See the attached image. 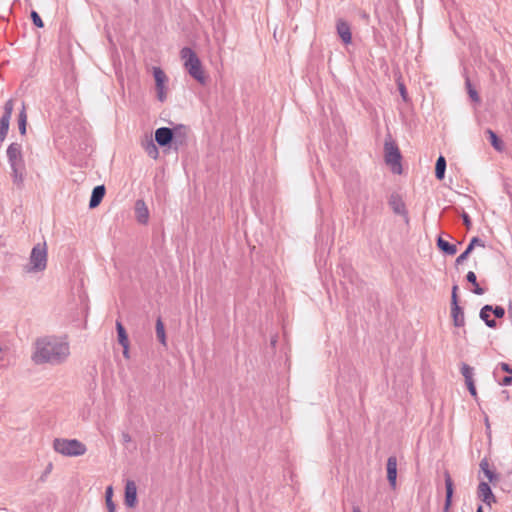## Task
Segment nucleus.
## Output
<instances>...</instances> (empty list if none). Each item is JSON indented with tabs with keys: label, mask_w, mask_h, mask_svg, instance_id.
Here are the masks:
<instances>
[{
	"label": "nucleus",
	"mask_w": 512,
	"mask_h": 512,
	"mask_svg": "<svg viewBox=\"0 0 512 512\" xmlns=\"http://www.w3.org/2000/svg\"><path fill=\"white\" fill-rule=\"evenodd\" d=\"M70 356V345L66 338L54 335L37 338L32 345L31 361L35 365L52 366L64 363Z\"/></svg>",
	"instance_id": "nucleus-1"
},
{
	"label": "nucleus",
	"mask_w": 512,
	"mask_h": 512,
	"mask_svg": "<svg viewBox=\"0 0 512 512\" xmlns=\"http://www.w3.org/2000/svg\"><path fill=\"white\" fill-rule=\"evenodd\" d=\"M6 155L11 169L12 181L14 185L21 188L26 173L22 144L17 142L11 143L6 150Z\"/></svg>",
	"instance_id": "nucleus-2"
},
{
	"label": "nucleus",
	"mask_w": 512,
	"mask_h": 512,
	"mask_svg": "<svg viewBox=\"0 0 512 512\" xmlns=\"http://www.w3.org/2000/svg\"><path fill=\"white\" fill-rule=\"evenodd\" d=\"M48 253L46 242L37 243L33 246L28 263L23 270L28 274L41 273L47 268Z\"/></svg>",
	"instance_id": "nucleus-3"
},
{
	"label": "nucleus",
	"mask_w": 512,
	"mask_h": 512,
	"mask_svg": "<svg viewBox=\"0 0 512 512\" xmlns=\"http://www.w3.org/2000/svg\"><path fill=\"white\" fill-rule=\"evenodd\" d=\"M53 449L65 457H78L87 452L86 445L78 439L55 438Z\"/></svg>",
	"instance_id": "nucleus-4"
},
{
	"label": "nucleus",
	"mask_w": 512,
	"mask_h": 512,
	"mask_svg": "<svg viewBox=\"0 0 512 512\" xmlns=\"http://www.w3.org/2000/svg\"><path fill=\"white\" fill-rule=\"evenodd\" d=\"M385 161L391 166L393 173L400 174L402 172L401 153L398 147L392 142H386L385 146Z\"/></svg>",
	"instance_id": "nucleus-5"
},
{
	"label": "nucleus",
	"mask_w": 512,
	"mask_h": 512,
	"mask_svg": "<svg viewBox=\"0 0 512 512\" xmlns=\"http://www.w3.org/2000/svg\"><path fill=\"white\" fill-rule=\"evenodd\" d=\"M153 76L156 84L157 98L160 102H164L167 98V76L160 67H153Z\"/></svg>",
	"instance_id": "nucleus-6"
},
{
	"label": "nucleus",
	"mask_w": 512,
	"mask_h": 512,
	"mask_svg": "<svg viewBox=\"0 0 512 512\" xmlns=\"http://www.w3.org/2000/svg\"><path fill=\"white\" fill-rule=\"evenodd\" d=\"M477 495L478 498L481 499L489 507L496 503V497L487 482L481 481L479 483L477 488Z\"/></svg>",
	"instance_id": "nucleus-7"
},
{
	"label": "nucleus",
	"mask_w": 512,
	"mask_h": 512,
	"mask_svg": "<svg viewBox=\"0 0 512 512\" xmlns=\"http://www.w3.org/2000/svg\"><path fill=\"white\" fill-rule=\"evenodd\" d=\"M389 205L395 214L403 216L406 223L409 222L406 205L401 196L398 194H392L389 199Z\"/></svg>",
	"instance_id": "nucleus-8"
},
{
	"label": "nucleus",
	"mask_w": 512,
	"mask_h": 512,
	"mask_svg": "<svg viewBox=\"0 0 512 512\" xmlns=\"http://www.w3.org/2000/svg\"><path fill=\"white\" fill-rule=\"evenodd\" d=\"M337 34L346 45L352 42V33L349 23L343 19H338L336 23Z\"/></svg>",
	"instance_id": "nucleus-9"
},
{
	"label": "nucleus",
	"mask_w": 512,
	"mask_h": 512,
	"mask_svg": "<svg viewBox=\"0 0 512 512\" xmlns=\"http://www.w3.org/2000/svg\"><path fill=\"white\" fill-rule=\"evenodd\" d=\"M124 502L130 508L134 507L137 502V487L132 480L126 482Z\"/></svg>",
	"instance_id": "nucleus-10"
},
{
	"label": "nucleus",
	"mask_w": 512,
	"mask_h": 512,
	"mask_svg": "<svg viewBox=\"0 0 512 512\" xmlns=\"http://www.w3.org/2000/svg\"><path fill=\"white\" fill-rule=\"evenodd\" d=\"M173 140V131L168 127H161L155 131V141L159 146H166Z\"/></svg>",
	"instance_id": "nucleus-11"
},
{
	"label": "nucleus",
	"mask_w": 512,
	"mask_h": 512,
	"mask_svg": "<svg viewBox=\"0 0 512 512\" xmlns=\"http://www.w3.org/2000/svg\"><path fill=\"white\" fill-rule=\"evenodd\" d=\"M387 479L392 488L396 487V479H397V458L395 456H390L387 459Z\"/></svg>",
	"instance_id": "nucleus-12"
},
{
	"label": "nucleus",
	"mask_w": 512,
	"mask_h": 512,
	"mask_svg": "<svg viewBox=\"0 0 512 512\" xmlns=\"http://www.w3.org/2000/svg\"><path fill=\"white\" fill-rule=\"evenodd\" d=\"M181 59L183 60L184 67L188 69L194 63L200 62V59L196 55V53L189 47L182 48L181 52Z\"/></svg>",
	"instance_id": "nucleus-13"
},
{
	"label": "nucleus",
	"mask_w": 512,
	"mask_h": 512,
	"mask_svg": "<svg viewBox=\"0 0 512 512\" xmlns=\"http://www.w3.org/2000/svg\"><path fill=\"white\" fill-rule=\"evenodd\" d=\"M135 212L138 222L146 224L149 219V210L143 200L136 201Z\"/></svg>",
	"instance_id": "nucleus-14"
},
{
	"label": "nucleus",
	"mask_w": 512,
	"mask_h": 512,
	"mask_svg": "<svg viewBox=\"0 0 512 512\" xmlns=\"http://www.w3.org/2000/svg\"><path fill=\"white\" fill-rule=\"evenodd\" d=\"M444 480H445V488H446V499H445V505H444V511L447 512L451 506V501L453 497V481L449 474V472L444 473Z\"/></svg>",
	"instance_id": "nucleus-15"
},
{
	"label": "nucleus",
	"mask_w": 512,
	"mask_h": 512,
	"mask_svg": "<svg viewBox=\"0 0 512 512\" xmlns=\"http://www.w3.org/2000/svg\"><path fill=\"white\" fill-rule=\"evenodd\" d=\"M104 195H105V187H104V185L96 186L93 189V191H92V194H91V197H90V201H89V207L90 208L97 207L101 203Z\"/></svg>",
	"instance_id": "nucleus-16"
},
{
	"label": "nucleus",
	"mask_w": 512,
	"mask_h": 512,
	"mask_svg": "<svg viewBox=\"0 0 512 512\" xmlns=\"http://www.w3.org/2000/svg\"><path fill=\"white\" fill-rule=\"evenodd\" d=\"M191 77H193L200 84H205L206 78L204 75V71L202 69L201 61L198 63H194L191 67L186 69Z\"/></svg>",
	"instance_id": "nucleus-17"
},
{
	"label": "nucleus",
	"mask_w": 512,
	"mask_h": 512,
	"mask_svg": "<svg viewBox=\"0 0 512 512\" xmlns=\"http://www.w3.org/2000/svg\"><path fill=\"white\" fill-rule=\"evenodd\" d=\"M479 466L489 482L493 483L498 480V475L490 469L489 462L486 458L481 460Z\"/></svg>",
	"instance_id": "nucleus-18"
},
{
	"label": "nucleus",
	"mask_w": 512,
	"mask_h": 512,
	"mask_svg": "<svg viewBox=\"0 0 512 512\" xmlns=\"http://www.w3.org/2000/svg\"><path fill=\"white\" fill-rule=\"evenodd\" d=\"M492 311L491 305H485L480 310V318L485 322V324L490 328L496 327V321L490 317V313Z\"/></svg>",
	"instance_id": "nucleus-19"
},
{
	"label": "nucleus",
	"mask_w": 512,
	"mask_h": 512,
	"mask_svg": "<svg viewBox=\"0 0 512 512\" xmlns=\"http://www.w3.org/2000/svg\"><path fill=\"white\" fill-rule=\"evenodd\" d=\"M451 316L456 327H462L464 325V312L460 306L451 307Z\"/></svg>",
	"instance_id": "nucleus-20"
},
{
	"label": "nucleus",
	"mask_w": 512,
	"mask_h": 512,
	"mask_svg": "<svg viewBox=\"0 0 512 512\" xmlns=\"http://www.w3.org/2000/svg\"><path fill=\"white\" fill-rule=\"evenodd\" d=\"M26 126H27V113L25 104H22V108L18 114V128L19 132L22 136L26 134Z\"/></svg>",
	"instance_id": "nucleus-21"
},
{
	"label": "nucleus",
	"mask_w": 512,
	"mask_h": 512,
	"mask_svg": "<svg viewBox=\"0 0 512 512\" xmlns=\"http://www.w3.org/2000/svg\"><path fill=\"white\" fill-rule=\"evenodd\" d=\"M437 246L441 251H443L447 255H454L457 252V248L455 245L450 244L441 237L437 239Z\"/></svg>",
	"instance_id": "nucleus-22"
},
{
	"label": "nucleus",
	"mask_w": 512,
	"mask_h": 512,
	"mask_svg": "<svg viewBox=\"0 0 512 512\" xmlns=\"http://www.w3.org/2000/svg\"><path fill=\"white\" fill-rule=\"evenodd\" d=\"M143 147H144V150H145V152L147 153V155L149 157H151L152 159H157L158 158L159 150H158L156 144L154 143V141L152 139L147 140L143 144Z\"/></svg>",
	"instance_id": "nucleus-23"
},
{
	"label": "nucleus",
	"mask_w": 512,
	"mask_h": 512,
	"mask_svg": "<svg viewBox=\"0 0 512 512\" xmlns=\"http://www.w3.org/2000/svg\"><path fill=\"white\" fill-rule=\"evenodd\" d=\"M446 160L444 156L440 155L436 161L435 175L438 180H442L445 175Z\"/></svg>",
	"instance_id": "nucleus-24"
},
{
	"label": "nucleus",
	"mask_w": 512,
	"mask_h": 512,
	"mask_svg": "<svg viewBox=\"0 0 512 512\" xmlns=\"http://www.w3.org/2000/svg\"><path fill=\"white\" fill-rule=\"evenodd\" d=\"M466 279H467V281L469 283H471L474 286L473 293H475L476 295H483L484 294L485 291L477 283V277H476V274L473 271H469L467 273Z\"/></svg>",
	"instance_id": "nucleus-25"
},
{
	"label": "nucleus",
	"mask_w": 512,
	"mask_h": 512,
	"mask_svg": "<svg viewBox=\"0 0 512 512\" xmlns=\"http://www.w3.org/2000/svg\"><path fill=\"white\" fill-rule=\"evenodd\" d=\"M112 497H113V487L108 486L105 491V501H106L108 512L116 511V506L112 500Z\"/></svg>",
	"instance_id": "nucleus-26"
},
{
	"label": "nucleus",
	"mask_w": 512,
	"mask_h": 512,
	"mask_svg": "<svg viewBox=\"0 0 512 512\" xmlns=\"http://www.w3.org/2000/svg\"><path fill=\"white\" fill-rule=\"evenodd\" d=\"M156 335L159 341L165 346L166 345V334L164 324L161 318H158L156 321Z\"/></svg>",
	"instance_id": "nucleus-27"
},
{
	"label": "nucleus",
	"mask_w": 512,
	"mask_h": 512,
	"mask_svg": "<svg viewBox=\"0 0 512 512\" xmlns=\"http://www.w3.org/2000/svg\"><path fill=\"white\" fill-rule=\"evenodd\" d=\"M116 329H117V333H118L119 344L120 345L129 344L125 328L123 327L121 322H119V321L116 322Z\"/></svg>",
	"instance_id": "nucleus-28"
},
{
	"label": "nucleus",
	"mask_w": 512,
	"mask_h": 512,
	"mask_svg": "<svg viewBox=\"0 0 512 512\" xmlns=\"http://www.w3.org/2000/svg\"><path fill=\"white\" fill-rule=\"evenodd\" d=\"M487 133L489 135V139H490L491 145L494 147V149L497 150V151H502L503 150V143L498 138L496 133L493 132L492 130H488Z\"/></svg>",
	"instance_id": "nucleus-29"
},
{
	"label": "nucleus",
	"mask_w": 512,
	"mask_h": 512,
	"mask_svg": "<svg viewBox=\"0 0 512 512\" xmlns=\"http://www.w3.org/2000/svg\"><path fill=\"white\" fill-rule=\"evenodd\" d=\"M10 119H6V117H1L0 119V140L3 141L9 130Z\"/></svg>",
	"instance_id": "nucleus-30"
},
{
	"label": "nucleus",
	"mask_w": 512,
	"mask_h": 512,
	"mask_svg": "<svg viewBox=\"0 0 512 512\" xmlns=\"http://www.w3.org/2000/svg\"><path fill=\"white\" fill-rule=\"evenodd\" d=\"M473 371L474 369L470 367L468 364L463 363L461 365V373L465 378V383L469 381H473Z\"/></svg>",
	"instance_id": "nucleus-31"
},
{
	"label": "nucleus",
	"mask_w": 512,
	"mask_h": 512,
	"mask_svg": "<svg viewBox=\"0 0 512 512\" xmlns=\"http://www.w3.org/2000/svg\"><path fill=\"white\" fill-rule=\"evenodd\" d=\"M466 88H467L470 98L474 102H479V100H480L479 95H478L477 91L472 87V84H471L469 78L466 79Z\"/></svg>",
	"instance_id": "nucleus-32"
},
{
	"label": "nucleus",
	"mask_w": 512,
	"mask_h": 512,
	"mask_svg": "<svg viewBox=\"0 0 512 512\" xmlns=\"http://www.w3.org/2000/svg\"><path fill=\"white\" fill-rule=\"evenodd\" d=\"M13 109H14V102L12 99H9L4 105V113H3L2 117H6V119L11 120Z\"/></svg>",
	"instance_id": "nucleus-33"
},
{
	"label": "nucleus",
	"mask_w": 512,
	"mask_h": 512,
	"mask_svg": "<svg viewBox=\"0 0 512 512\" xmlns=\"http://www.w3.org/2000/svg\"><path fill=\"white\" fill-rule=\"evenodd\" d=\"M90 415H91V409L89 407L88 404L84 405L80 411H79V417L84 420V421H87L89 420L90 418Z\"/></svg>",
	"instance_id": "nucleus-34"
},
{
	"label": "nucleus",
	"mask_w": 512,
	"mask_h": 512,
	"mask_svg": "<svg viewBox=\"0 0 512 512\" xmlns=\"http://www.w3.org/2000/svg\"><path fill=\"white\" fill-rule=\"evenodd\" d=\"M31 19H32L33 24L36 27L42 28L44 26L41 17L39 16V14L36 11L31 12Z\"/></svg>",
	"instance_id": "nucleus-35"
},
{
	"label": "nucleus",
	"mask_w": 512,
	"mask_h": 512,
	"mask_svg": "<svg viewBox=\"0 0 512 512\" xmlns=\"http://www.w3.org/2000/svg\"><path fill=\"white\" fill-rule=\"evenodd\" d=\"M472 247L467 246L464 252H462L456 259V264L463 263L469 256V254L472 252Z\"/></svg>",
	"instance_id": "nucleus-36"
},
{
	"label": "nucleus",
	"mask_w": 512,
	"mask_h": 512,
	"mask_svg": "<svg viewBox=\"0 0 512 512\" xmlns=\"http://www.w3.org/2000/svg\"><path fill=\"white\" fill-rule=\"evenodd\" d=\"M491 312L495 315L496 318H502L505 315V310L501 306H492Z\"/></svg>",
	"instance_id": "nucleus-37"
},
{
	"label": "nucleus",
	"mask_w": 512,
	"mask_h": 512,
	"mask_svg": "<svg viewBox=\"0 0 512 512\" xmlns=\"http://www.w3.org/2000/svg\"><path fill=\"white\" fill-rule=\"evenodd\" d=\"M469 247H472V249L475 247V246H480V247H484L485 244L484 242L478 238V237H473L468 245Z\"/></svg>",
	"instance_id": "nucleus-38"
},
{
	"label": "nucleus",
	"mask_w": 512,
	"mask_h": 512,
	"mask_svg": "<svg viewBox=\"0 0 512 512\" xmlns=\"http://www.w3.org/2000/svg\"><path fill=\"white\" fill-rule=\"evenodd\" d=\"M466 385H467V388L471 394V396H473L474 398L477 397V391H476V388H475V384H474V381H469V382H466Z\"/></svg>",
	"instance_id": "nucleus-39"
},
{
	"label": "nucleus",
	"mask_w": 512,
	"mask_h": 512,
	"mask_svg": "<svg viewBox=\"0 0 512 512\" xmlns=\"http://www.w3.org/2000/svg\"><path fill=\"white\" fill-rule=\"evenodd\" d=\"M462 219H463V222H464L465 226L467 228H470V226H471V219H470L469 215L464 212L462 214Z\"/></svg>",
	"instance_id": "nucleus-40"
},
{
	"label": "nucleus",
	"mask_w": 512,
	"mask_h": 512,
	"mask_svg": "<svg viewBox=\"0 0 512 512\" xmlns=\"http://www.w3.org/2000/svg\"><path fill=\"white\" fill-rule=\"evenodd\" d=\"M499 366L503 371L512 375V368L507 363L501 362Z\"/></svg>",
	"instance_id": "nucleus-41"
},
{
	"label": "nucleus",
	"mask_w": 512,
	"mask_h": 512,
	"mask_svg": "<svg viewBox=\"0 0 512 512\" xmlns=\"http://www.w3.org/2000/svg\"><path fill=\"white\" fill-rule=\"evenodd\" d=\"M512 384V376H505L502 381L500 382V385L502 386H509Z\"/></svg>",
	"instance_id": "nucleus-42"
},
{
	"label": "nucleus",
	"mask_w": 512,
	"mask_h": 512,
	"mask_svg": "<svg viewBox=\"0 0 512 512\" xmlns=\"http://www.w3.org/2000/svg\"><path fill=\"white\" fill-rule=\"evenodd\" d=\"M8 347L3 348L0 344V361H4L6 359L5 353L8 351Z\"/></svg>",
	"instance_id": "nucleus-43"
},
{
	"label": "nucleus",
	"mask_w": 512,
	"mask_h": 512,
	"mask_svg": "<svg viewBox=\"0 0 512 512\" xmlns=\"http://www.w3.org/2000/svg\"><path fill=\"white\" fill-rule=\"evenodd\" d=\"M459 306L458 298L456 293H452L451 295V307Z\"/></svg>",
	"instance_id": "nucleus-44"
},
{
	"label": "nucleus",
	"mask_w": 512,
	"mask_h": 512,
	"mask_svg": "<svg viewBox=\"0 0 512 512\" xmlns=\"http://www.w3.org/2000/svg\"><path fill=\"white\" fill-rule=\"evenodd\" d=\"M123 347V356L126 358V359H129L130 358V355H129V344H125V345H121Z\"/></svg>",
	"instance_id": "nucleus-45"
},
{
	"label": "nucleus",
	"mask_w": 512,
	"mask_h": 512,
	"mask_svg": "<svg viewBox=\"0 0 512 512\" xmlns=\"http://www.w3.org/2000/svg\"><path fill=\"white\" fill-rule=\"evenodd\" d=\"M399 91H400L402 98L405 100L406 99V88L402 83L399 84Z\"/></svg>",
	"instance_id": "nucleus-46"
},
{
	"label": "nucleus",
	"mask_w": 512,
	"mask_h": 512,
	"mask_svg": "<svg viewBox=\"0 0 512 512\" xmlns=\"http://www.w3.org/2000/svg\"><path fill=\"white\" fill-rule=\"evenodd\" d=\"M122 438H123V441L126 443L131 441V437L128 433H123Z\"/></svg>",
	"instance_id": "nucleus-47"
},
{
	"label": "nucleus",
	"mask_w": 512,
	"mask_h": 512,
	"mask_svg": "<svg viewBox=\"0 0 512 512\" xmlns=\"http://www.w3.org/2000/svg\"><path fill=\"white\" fill-rule=\"evenodd\" d=\"M457 290H458V286L454 285L453 288H452V293H456L457 294Z\"/></svg>",
	"instance_id": "nucleus-48"
},
{
	"label": "nucleus",
	"mask_w": 512,
	"mask_h": 512,
	"mask_svg": "<svg viewBox=\"0 0 512 512\" xmlns=\"http://www.w3.org/2000/svg\"><path fill=\"white\" fill-rule=\"evenodd\" d=\"M476 512H483V507L481 505H479Z\"/></svg>",
	"instance_id": "nucleus-49"
},
{
	"label": "nucleus",
	"mask_w": 512,
	"mask_h": 512,
	"mask_svg": "<svg viewBox=\"0 0 512 512\" xmlns=\"http://www.w3.org/2000/svg\"><path fill=\"white\" fill-rule=\"evenodd\" d=\"M353 512H360V509L358 507H353Z\"/></svg>",
	"instance_id": "nucleus-50"
},
{
	"label": "nucleus",
	"mask_w": 512,
	"mask_h": 512,
	"mask_svg": "<svg viewBox=\"0 0 512 512\" xmlns=\"http://www.w3.org/2000/svg\"><path fill=\"white\" fill-rule=\"evenodd\" d=\"M363 196H364L365 198H367V197H368L367 192H364Z\"/></svg>",
	"instance_id": "nucleus-51"
}]
</instances>
